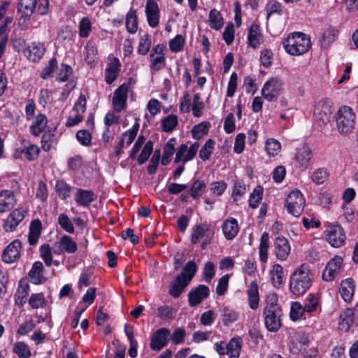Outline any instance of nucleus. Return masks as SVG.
<instances>
[{
    "label": "nucleus",
    "mask_w": 358,
    "mask_h": 358,
    "mask_svg": "<svg viewBox=\"0 0 358 358\" xmlns=\"http://www.w3.org/2000/svg\"><path fill=\"white\" fill-rule=\"evenodd\" d=\"M189 284V282L182 275H178L171 285L169 294L173 298H178Z\"/></svg>",
    "instance_id": "27"
},
{
    "label": "nucleus",
    "mask_w": 358,
    "mask_h": 358,
    "mask_svg": "<svg viewBox=\"0 0 358 358\" xmlns=\"http://www.w3.org/2000/svg\"><path fill=\"white\" fill-rule=\"evenodd\" d=\"M145 13L148 22H159V9L155 0H147Z\"/></svg>",
    "instance_id": "32"
},
{
    "label": "nucleus",
    "mask_w": 358,
    "mask_h": 358,
    "mask_svg": "<svg viewBox=\"0 0 358 358\" xmlns=\"http://www.w3.org/2000/svg\"><path fill=\"white\" fill-rule=\"evenodd\" d=\"M21 250V241L18 239L13 241L3 251L2 261L6 264H12L17 262L20 257Z\"/></svg>",
    "instance_id": "13"
},
{
    "label": "nucleus",
    "mask_w": 358,
    "mask_h": 358,
    "mask_svg": "<svg viewBox=\"0 0 358 358\" xmlns=\"http://www.w3.org/2000/svg\"><path fill=\"white\" fill-rule=\"evenodd\" d=\"M270 275L271 283L275 287L279 288L284 283V268L281 265L274 264L270 271Z\"/></svg>",
    "instance_id": "30"
},
{
    "label": "nucleus",
    "mask_w": 358,
    "mask_h": 358,
    "mask_svg": "<svg viewBox=\"0 0 358 358\" xmlns=\"http://www.w3.org/2000/svg\"><path fill=\"white\" fill-rule=\"evenodd\" d=\"M291 252L289 241L284 236L276 237L273 242V253L279 261H285Z\"/></svg>",
    "instance_id": "16"
},
{
    "label": "nucleus",
    "mask_w": 358,
    "mask_h": 358,
    "mask_svg": "<svg viewBox=\"0 0 358 358\" xmlns=\"http://www.w3.org/2000/svg\"><path fill=\"white\" fill-rule=\"evenodd\" d=\"M329 173L325 168H319L312 174V181L317 185L323 184L328 178Z\"/></svg>",
    "instance_id": "54"
},
{
    "label": "nucleus",
    "mask_w": 358,
    "mask_h": 358,
    "mask_svg": "<svg viewBox=\"0 0 358 358\" xmlns=\"http://www.w3.org/2000/svg\"><path fill=\"white\" fill-rule=\"evenodd\" d=\"M221 318L223 325L228 327L238 320L239 313L233 308L224 306L221 308Z\"/></svg>",
    "instance_id": "29"
},
{
    "label": "nucleus",
    "mask_w": 358,
    "mask_h": 358,
    "mask_svg": "<svg viewBox=\"0 0 358 358\" xmlns=\"http://www.w3.org/2000/svg\"><path fill=\"white\" fill-rule=\"evenodd\" d=\"M58 223L60 227L69 234L74 233V227L72 221L65 213H62L58 217Z\"/></svg>",
    "instance_id": "56"
},
{
    "label": "nucleus",
    "mask_w": 358,
    "mask_h": 358,
    "mask_svg": "<svg viewBox=\"0 0 358 358\" xmlns=\"http://www.w3.org/2000/svg\"><path fill=\"white\" fill-rule=\"evenodd\" d=\"M311 285V273L306 264H302L297 268L290 276L289 289L296 296L305 294Z\"/></svg>",
    "instance_id": "2"
},
{
    "label": "nucleus",
    "mask_w": 358,
    "mask_h": 358,
    "mask_svg": "<svg viewBox=\"0 0 358 358\" xmlns=\"http://www.w3.org/2000/svg\"><path fill=\"white\" fill-rule=\"evenodd\" d=\"M227 355L229 358H238L241 349V340L240 338H233L227 343Z\"/></svg>",
    "instance_id": "41"
},
{
    "label": "nucleus",
    "mask_w": 358,
    "mask_h": 358,
    "mask_svg": "<svg viewBox=\"0 0 358 358\" xmlns=\"http://www.w3.org/2000/svg\"><path fill=\"white\" fill-rule=\"evenodd\" d=\"M39 148L35 145H30L24 148L22 150V154H23L24 157L29 161H32L36 159L39 155Z\"/></svg>",
    "instance_id": "58"
},
{
    "label": "nucleus",
    "mask_w": 358,
    "mask_h": 358,
    "mask_svg": "<svg viewBox=\"0 0 358 358\" xmlns=\"http://www.w3.org/2000/svg\"><path fill=\"white\" fill-rule=\"evenodd\" d=\"M246 294L250 308L252 310L257 309L259 303V287L255 281H252L250 283Z\"/></svg>",
    "instance_id": "26"
},
{
    "label": "nucleus",
    "mask_w": 358,
    "mask_h": 358,
    "mask_svg": "<svg viewBox=\"0 0 358 358\" xmlns=\"http://www.w3.org/2000/svg\"><path fill=\"white\" fill-rule=\"evenodd\" d=\"M331 113H332L331 107L329 106V105H323L322 106V110L320 111L317 112L318 119L324 124H325L329 122Z\"/></svg>",
    "instance_id": "62"
},
{
    "label": "nucleus",
    "mask_w": 358,
    "mask_h": 358,
    "mask_svg": "<svg viewBox=\"0 0 358 358\" xmlns=\"http://www.w3.org/2000/svg\"><path fill=\"white\" fill-rule=\"evenodd\" d=\"M338 36V31L329 26L322 34L321 41L322 45L328 46L332 43Z\"/></svg>",
    "instance_id": "45"
},
{
    "label": "nucleus",
    "mask_w": 358,
    "mask_h": 358,
    "mask_svg": "<svg viewBox=\"0 0 358 358\" xmlns=\"http://www.w3.org/2000/svg\"><path fill=\"white\" fill-rule=\"evenodd\" d=\"M306 313H311L317 311L320 308V300L317 294L310 293L303 305Z\"/></svg>",
    "instance_id": "39"
},
{
    "label": "nucleus",
    "mask_w": 358,
    "mask_h": 358,
    "mask_svg": "<svg viewBox=\"0 0 358 358\" xmlns=\"http://www.w3.org/2000/svg\"><path fill=\"white\" fill-rule=\"evenodd\" d=\"M45 48L40 42H33L24 50V55L31 62L39 60L44 55Z\"/></svg>",
    "instance_id": "22"
},
{
    "label": "nucleus",
    "mask_w": 358,
    "mask_h": 358,
    "mask_svg": "<svg viewBox=\"0 0 358 358\" xmlns=\"http://www.w3.org/2000/svg\"><path fill=\"white\" fill-rule=\"evenodd\" d=\"M305 313L304 307L300 302H292L289 313L292 320L296 321L301 318Z\"/></svg>",
    "instance_id": "49"
},
{
    "label": "nucleus",
    "mask_w": 358,
    "mask_h": 358,
    "mask_svg": "<svg viewBox=\"0 0 358 358\" xmlns=\"http://www.w3.org/2000/svg\"><path fill=\"white\" fill-rule=\"evenodd\" d=\"M262 199V188L256 187L250 195L249 206L252 208H256Z\"/></svg>",
    "instance_id": "55"
},
{
    "label": "nucleus",
    "mask_w": 358,
    "mask_h": 358,
    "mask_svg": "<svg viewBox=\"0 0 358 358\" xmlns=\"http://www.w3.org/2000/svg\"><path fill=\"white\" fill-rule=\"evenodd\" d=\"M41 222L39 220H34L31 222L28 234L29 245L34 246L37 244L41 235Z\"/></svg>",
    "instance_id": "31"
},
{
    "label": "nucleus",
    "mask_w": 358,
    "mask_h": 358,
    "mask_svg": "<svg viewBox=\"0 0 358 358\" xmlns=\"http://www.w3.org/2000/svg\"><path fill=\"white\" fill-rule=\"evenodd\" d=\"M268 248L269 235L267 232H264L261 236L259 247V260L262 263H266L268 261Z\"/></svg>",
    "instance_id": "35"
},
{
    "label": "nucleus",
    "mask_w": 358,
    "mask_h": 358,
    "mask_svg": "<svg viewBox=\"0 0 358 358\" xmlns=\"http://www.w3.org/2000/svg\"><path fill=\"white\" fill-rule=\"evenodd\" d=\"M355 281L352 278H347L341 283L340 294L345 302H351L355 292Z\"/></svg>",
    "instance_id": "28"
},
{
    "label": "nucleus",
    "mask_w": 358,
    "mask_h": 358,
    "mask_svg": "<svg viewBox=\"0 0 358 358\" xmlns=\"http://www.w3.org/2000/svg\"><path fill=\"white\" fill-rule=\"evenodd\" d=\"M282 44L286 52L294 56L306 53L311 47L310 38L302 32L289 34Z\"/></svg>",
    "instance_id": "3"
},
{
    "label": "nucleus",
    "mask_w": 358,
    "mask_h": 358,
    "mask_svg": "<svg viewBox=\"0 0 358 358\" xmlns=\"http://www.w3.org/2000/svg\"><path fill=\"white\" fill-rule=\"evenodd\" d=\"M174 315V310L169 306H162L157 308V316L162 320H171Z\"/></svg>",
    "instance_id": "60"
},
{
    "label": "nucleus",
    "mask_w": 358,
    "mask_h": 358,
    "mask_svg": "<svg viewBox=\"0 0 358 358\" xmlns=\"http://www.w3.org/2000/svg\"><path fill=\"white\" fill-rule=\"evenodd\" d=\"M354 322V313L351 309L344 310L340 315L339 327L344 331H348Z\"/></svg>",
    "instance_id": "37"
},
{
    "label": "nucleus",
    "mask_w": 358,
    "mask_h": 358,
    "mask_svg": "<svg viewBox=\"0 0 358 358\" xmlns=\"http://www.w3.org/2000/svg\"><path fill=\"white\" fill-rule=\"evenodd\" d=\"M40 257L44 261L47 266L52 264V253L51 247L49 244L45 243L41 245L39 248Z\"/></svg>",
    "instance_id": "47"
},
{
    "label": "nucleus",
    "mask_w": 358,
    "mask_h": 358,
    "mask_svg": "<svg viewBox=\"0 0 358 358\" xmlns=\"http://www.w3.org/2000/svg\"><path fill=\"white\" fill-rule=\"evenodd\" d=\"M17 203L14 192L11 190L0 191V213L10 211Z\"/></svg>",
    "instance_id": "21"
},
{
    "label": "nucleus",
    "mask_w": 358,
    "mask_h": 358,
    "mask_svg": "<svg viewBox=\"0 0 358 358\" xmlns=\"http://www.w3.org/2000/svg\"><path fill=\"white\" fill-rule=\"evenodd\" d=\"M48 120L46 116L40 113L32 122L30 127V132L35 136H39L46 128Z\"/></svg>",
    "instance_id": "33"
},
{
    "label": "nucleus",
    "mask_w": 358,
    "mask_h": 358,
    "mask_svg": "<svg viewBox=\"0 0 358 358\" xmlns=\"http://www.w3.org/2000/svg\"><path fill=\"white\" fill-rule=\"evenodd\" d=\"M166 47L163 44H157L152 48L150 55V69L152 72H157L166 66L164 51Z\"/></svg>",
    "instance_id": "9"
},
{
    "label": "nucleus",
    "mask_w": 358,
    "mask_h": 358,
    "mask_svg": "<svg viewBox=\"0 0 358 358\" xmlns=\"http://www.w3.org/2000/svg\"><path fill=\"white\" fill-rule=\"evenodd\" d=\"M151 46V41L148 38V35L142 36L139 39L138 46V53L139 55H145L150 50Z\"/></svg>",
    "instance_id": "59"
},
{
    "label": "nucleus",
    "mask_w": 358,
    "mask_h": 358,
    "mask_svg": "<svg viewBox=\"0 0 358 358\" xmlns=\"http://www.w3.org/2000/svg\"><path fill=\"white\" fill-rule=\"evenodd\" d=\"M129 85L124 83L120 85L114 92L112 104L113 109L120 113L125 109L128 96Z\"/></svg>",
    "instance_id": "12"
},
{
    "label": "nucleus",
    "mask_w": 358,
    "mask_h": 358,
    "mask_svg": "<svg viewBox=\"0 0 358 358\" xmlns=\"http://www.w3.org/2000/svg\"><path fill=\"white\" fill-rule=\"evenodd\" d=\"M262 39L259 27L257 24H252L249 29L248 36V44L253 48H257L261 44Z\"/></svg>",
    "instance_id": "34"
},
{
    "label": "nucleus",
    "mask_w": 358,
    "mask_h": 358,
    "mask_svg": "<svg viewBox=\"0 0 358 358\" xmlns=\"http://www.w3.org/2000/svg\"><path fill=\"white\" fill-rule=\"evenodd\" d=\"M206 187V185L203 180H196L191 185L189 194L194 199L198 200L203 194Z\"/></svg>",
    "instance_id": "43"
},
{
    "label": "nucleus",
    "mask_w": 358,
    "mask_h": 358,
    "mask_svg": "<svg viewBox=\"0 0 358 358\" xmlns=\"http://www.w3.org/2000/svg\"><path fill=\"white\" fill-rule=\"evenodd\" d=\"M313 158V150L306 144H303L296 149L294 159L297 164V166L307 169Z\"/></svg>",
    "instance_id": "14"
},
{
    "label": "nucleus",
    "mask_w": 358,
    "mask_h": 358,
    "mask_svg": "<svg viewBox=\"0 0 358 358\" xmlns=\"http://www.w3.org/2000/svg\"><path fill=\"white\" fill-rule=\"evenodd\" d=\"M324 234L327 241L334 248H340L345 243L346 236L345 231L339 224H328Z\"/></svg>",
    "instance_id": "8"
},
{
    "label": "nucleus",
    "mask_w": 358,
    "mask_h": 358,
    "mask_svg": "<svg viewBox=\"0 0 358 358\" xmlns=\"http://www.w3.org/2000/svg\"><path fill=\"white\" fill-rule=\"evenodd\" d=\"M76 203L82 207L88 208L96 199V195L92 190L79 188L74 196Z\"/></svg>",
    "instance_id": "23"
},
{
    "label": "nucleus",
    "mask_w": 358,
    "mask_h": 358,
    "mask_svg": "<svg viewBox=\"0 0 358 358\" xmlns=\"http://www.w3.org/2000/svg\"><path fill=\"white\" fill-rule=\"evenodd\" d=\"M214 147V141L213 139L207 140L199 151L200 159H202L203 161H206L209 159L213 152Z\"/></svg>",
    "instance_id": "48"
},
{
    "label": "nucleus",
    "mask_w": 358,
    "mask_h": 358,
    "mask_svg": "<svg viewBox=\"0 0 358 358\" xmlns=\"http://www.w3.org/2000/svg\"><path fill=\"white\" fill-rule=\"evenodd\" d=\"M37 0H18L17 13L19 20L23 21L30 20L34 10L36 8Z\"/></svg>",
    "instance_id": "20"
},
{
    "label": "nucleus",
    "mask_w": 358,
    "mask_h": 358,
    "mask_svg": "<svg viewBox=\"0 0 358 358\" xmlns=\"http://www.w3.org/2000/svg\"><path fill=\"white\" fill-rule=\"evenodd\" d=\"M171 331L169 329L163 327L157 329L151 336L150 346L152 350L159 351L166 347L169 343L168 337Z\"/></svg>",
    "instance_id": "15"
},
{
    "label": "nucleus",
    "mask_w": 358,
    "mask_h": 358,
    "mask_svg": "<svg viewBox=\"0 0 358 358\" xmlns=\"http://www.w3.org/2000/svg\"><path fill=\"white\" fill-rule=\"evenodd\" d=\"M44 269L43 264L41 262H35L31 268L29 272V277L31 278V282L35 285H39L41 281V273Z\"/></svg>",
    "instance_id": "36"
},
{
    "label": "nucleus",
    "mask_w": 358,
    "mask_h": 358,
    "mask_svg": "<svg viewBox=\"0 0 358 358\" xmlns=\"http://www.w3.org/2000/svg\"><path fill=\"white\" fill-rule=\"evenodd\" d=\"M214 232L210 229L207 224H195L191 229V242L196 244L200 240L201 249L204 250L212 242Z\"/></svg>",
    "instance_id": "5"
},
{
    "label": "nucleus",
    "mask_w": 358,
    "mask_h": 358,
    "mask_svg": "<svg viewBox=\"0 0 358 358\" xmlns=\"http://www.w3.org/2000/svg\"><path fill=\"white\" fill-rule=\"evenodd\" d=\"M282 87L283 82L280 78L271 77L264 84L261 94L268 101H275L279 97Z\"/></svg>",
    "instance_id": "6"
},
{
    "label": "nucleus",
    "mask_w": 358,
    "mask_h": 358,
    "mask_svg": "<svg viewBox=\"0 0 358 358\" xmlns=\"http://www.w3.org/2000/svg\"><path fill=\"white\" fill-rule=\"evenodd\" d=\"M199 148L198 142H194L189 148L186 144H181L176 150L174 163L182 162L185 164L192 160L195 157Z\"/></svg>",
    "instance_id": "11"
},
{
    "label": "nucleus",
    "mask_w": 358,
    "mask_h": 358,
    "mask_svg": "<svg viewBox=\"0 0 358 358\" xmlns=\"http://www.w3.org/2000/svg\"><path fill=\"white\" fill-rule=\"evenodd\" d=\"M196 271L197 266L196 263L193 261H189L185 264L182 273L179 274V275H182V278H185L187 280H188L190 282L194 276Z\"/></svg>",
    "instance_id": "51"
},
{
    "label": "nucleus",
    "mask_w": 358,
    "mask_h": 358,
    "mask_svg": "<svg viewBox=\"0 0 358 358\" xmlns=\"http://www.w3.org/2000/svg\"><path fill=\"white\" fill-rule=\"evenodd\" d=\"M305 199L299 190L292 191L287 199L285 206L287 212L294 217H299L305 206Z\"/></svg>",
    "instance_id": "7"
},
{
    "label": "nucleus",
    "mask_w": 358,
    "mask_h": 358,
    "mask_svg": "<svg viewBox=\"0 0 358 358\" xmlns=\"http://www.w3.org/2000/svg\"><path fill=\"white\" fill-rule=\"evenodd\" d=\"M265 150L268 156L275 157L280 152L281 144L275 138H268L265 143Z\"/></svg>",
    "instance_id": "46"
},
{
    "label": "nucleus",
    "mask_w": 358,
    "mask_h": 358,
    "mask_svg": "<svg viewBox=\"0 0 358 358\" xmlns=\"http://www.w3.org/2000/svg\"><path fill=\"white\" fill-rule=\"evenodd\" d=\"M13 352L19 358H29L31 355L29 346L23 341L16 342L13 345Z\"/></svg>",
    "instance_id": "42"
},
{
    "label": "nucleus",
    "mask_w": 358,
    "mask_h": 358,
    "mask_svg": "<svg viewBox=\"0 0 358 358\" xmlns=\"http://www.w3.org/2000/svg\"><path fill=\"white\" fill-rule=\"evenodd\" d=\"M222 230L227 240H233L239 231L238 221L233 217L227 219L222 224Z\"/></svg>",
    "instance_id": "24"
},
{
    "label": "nucleus",
    "mask_w": 358,
    "mask_h": 358,
    "mask_svg": "<svg viewBox=\"0 0 358 358\" xmlns=\"http://www.w3.org/2000/svg\"><path fill=\"white\" fill-rule=\"evenodd\" d=\"M357 116L353 109L347 106H341L336 115V129L341 134L352 133L356 125Z\"/></svg>",
    "instance_id": "4"
},
{
    "label": "nucleus",
    "mask_w": 358,
    "mask_h": 358,
    "mask_svg": "<svg viewBox=\"0 0 358 358\" xmlns=\"http://www.w3.org/2000/svg\"><path fill=\"white\" fill-rule=\"evenodd\" d=\"M215 318L216 315L215 312L209 310L201 314L200 322L203 326H210L214 323Z\"/></svg>",
    "instance_id": "63"
},
{
    "label": "nucleus",
    "mask_w": 358,
    "mask_h": 358,
    "mask_svg": "<svg viewBox=\"0 0 358 358\" xmlns=\"http://www.w3.org/2000/svg\"><path fill=\"white\" fill-rule=\"evenodd\" d=\"M210 294L208 286L199 285L192 289L188 293V303L191 307H195L200 304Z\"/></svg>",
    "instance_id": "18"
},
{
    "label": "nucleus",
    "mask_w": 358,
    "mask_h": 358,
    "mask_svg": "<svg viewBox=\"0 0 358 358\" xmlns=\"http://www.w3.org/2000/svg\"><path fill=\"white\" fill-rule=\"evenodd\" d=\"M27 212L23 208H17L13 210L5 220L3 229L6 231H13L24 219Z\"/></svg>",
    "instance_id": "17"
},
{
    "label": "nucleus",
    "mask_w": 358,
    "mask_h": 358,
    "mask_svg": "<svg viewBox=\"0 0 358 358\" xmlns=\"http://www.w3.org/2000/svg\"><path fill=\"white\" fill-rule=\"evenodd\" d=\"M153 150V143L152 141H148L144 145L140 155L137 158V162L139 165H142L148 159Z\"/></svg>",
    "instance_id": "50"
},
{
    "label": "nucleus",
    "mask_w": 358,
    "mask_h": 358,
    "mask_svg": "<svg viewBox=\"0 0 358 358\" xmlns=\"http://www.w3.org/2000/svg\"><path fill=\"white\" fill-rule=\"evenodd\" d=\"M120 62L117 57H113L106 69L105 80L108 84L113 83L120 71Z\"/></svg>",
    "instance_id": "25"
},
{
    "label": "nucleus",
    "mask_w": 358,
    "mask_h": 358,
    "mask_svg": "<svg viewBox=\"0 0 358 358\" xmlns=\"http://www.w3.org/2000/svg\"><path fill=\"white\" fill-rule=\"evenodd\" d=\"M73 187L64 180H57L55 185V191L59 197L66 200L71 196Z\"/></svg>",
    "instance_id": "40"
},
{
    "label": "nucleus",
    "mask_w": 358,
    "mask_h": 358,
    "mask_svg": "<svg viewBox=\"0 0 358 358\" xmlns=\"http://www.w3.org/2000/svg\"><path fill=\"white\" fill-rule=\"evenodd\" d=\"M185 329L180 327L176 328L171 336V341L174 345H179L185 341Z\"/></svg>",
    "instance_id": "61"
},
{
    "label": "nucleus",
    "mask_w": 358,
    "mask_h": 358,
    "mask_svg": "<svg viewBox=\"0 0 358 358\" xmlns=\"http://www.w3.org/2000/svg\"><path fill=\"white\" fill-rule=\"evenodd\" d=\"M266 306L264 308V318L266 328L271 332H276L282 326V309L278 303L275 294H269L265 299Z\"/></svg>",
    "instance_id": "1"
},
{
    "label": "nucleus",
    "mask_w": 358,
    "mask_h": 358,
    "mask_svg": "<svg viewBox=\"0 0 358 358\" xmlns=\"http://www.w3.org/2000/svg\"><path fill=\"white\" fill-rule=\"evenodd\" d=\"M210 123L208 122H203L193 127L192 129V134L194 138L199 139L203 135L206 134L208 131Z\"/></svg>",
    "instance_id": "53"
},
{
    "label": "nucleus",
    "mask_w": 358,
    "mask_h": 358,
    "mask_svg": "<svg viewBox=\"0 0 358 358\" xmlns=\"http://www.w3.org/2000/svg\"><path fill=\"white\" fill-rule=\"evenodd\" d=\"M343 262V259L341 256H335L326 266L322 273V278L325 281H332L338 275Z\"/></svg>",
    "instance_id": "19"
},
{
    "label": "nucleus",
    "mask_w": 358,
    "mask_h": 358,
    "mask_svg": "<svg viewBox=\"0 0 358 358\" xmlns=\"http://www.w3.org/2000/svg\"><path fill=\"white\" fill-rule=\"evenodd\" d=\"M175 141L176 138H171L164 145L163 155L161 161L162 164L164 166L169 164L171 160V158L175 152Z\"/></svg>",
    "instance_id": "38"
},
{
    "label": "nucleus",
    "mask_w": 358,
    "mask_h": 358,
    "mask_svg": "<svg viewBox=\"0 0 358 358\" xmlns=\"http://www.w3.org/2000/svg\"><path fill=\"white\" fill-rule=\"evenodd\" d=\"M29 294V285H20L15 294V303L18 305L22 306L26 301V298Z\"/></svg>",
    "instance_id": "57"
},
{
    "label": "nucleus",
    "mask_w": 358,
    "mask_h": 358,
    "mask_svg": "<svg viewBox=\"0 0 358 358\" xmlns=\"http://www.w3.org/2000/svg\"><path fill=\"white\" fill-rule=\"evenodd\" d=\"M45 299L42 293L32 294L29 299V303L33 308L42 307Z\"/></svg>",
    "instance_id": "64"
},
{
    "label": "nucleus",
    "mask_w": 358,
    "mask_h": 358,
    "mask_svg": "<svg viewBox=\"0 0 358 358\" xmlns=\"http://www.w3.org/2000/svg\"><path fill=\"white\" fill-rule=\"evenodd\" d=\"M73 69L71 66L66 64H62L57 73L55 79L59 83H64L66 81L69 76L72 74Z\"/></svg>",
    "instance_id": "52"
},
{
    "label": "nucleus",
    "mask_w": 358,
    "mask_h": 358,
    "mask_svg": "<svg viewBox=\"0 0 358 358\" xmlns=\"http://www.w3.org/2000/svg\"><path fill=\"white\" fill-rule=\"evenodd\" d=\"M178 124L176 115H169L162 120V130L164 132H171Z\"/></svg>",
    "instance_id": "44"
},
{
    "label": "nucleus",
    "mask_w": 358,
    "mask_h": 358,
    "mask_svg": "<svg viewBox=\"0 0 358 358\" xmlns=\"http://www.w3.org/2000/svg\"><path fill=\"white\" fill-rule=\"evenodd\" d=\"M78 250L77 243L69 236L64 235L59 241L55 243L53 252L55 255H61L64 252L73 254Z\"/></svg>",
    "instance_id": "10"
}]
</instances>
